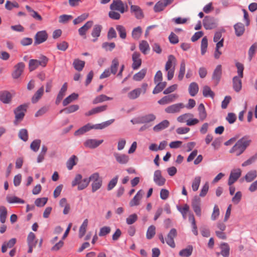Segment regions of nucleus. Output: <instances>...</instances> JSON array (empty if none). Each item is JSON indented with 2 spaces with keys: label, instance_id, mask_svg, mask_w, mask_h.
Segmentation results:
<instances>
[{
  "label": "nucleus",
  "instance_id": "nucleus-14",
  "mask_svg": "<svg viewBox=\"0 0 257 257\" xmlns=\"http://www.w3.org/2000/svg\"><path fill=\"white\" fill-rule=\"evenodd\" d=\"M113 156L114 157L116 162L122 165L127 164L130 160L129 156L124 154L114 152L113 153Z\"/></svg>",
  "mask_w": 257,
  "mask_h": 257
},
{
  "label": "nucleus",
  "instance_id": "nucleus-38",
  "mask_svg": "<svg viewBox=\"0 0 257 257\" xmlns=\"http://www.w3.org/2000/svg\"><path fill=\"white\" fill-rule=\"evenodd\" d=\"M112 97H108L104 94H101L96 97L92 101L93 104H96L103 101L112 100Z\"/></svg>",
  "mask_w": 257,
  "mask_h": 257
},
{
  "label": "nucleus",
  "instance_id": "nucleus-63",
  "mask_svg": "<svg viewBox=\"0 0 257 257\" xmlns=\"http://www.w3.org/2000/svg\"><path fill=\"white\" fill-rule=\"evenodd\" d=\"M79 106L77 104L71 105L68 107L64 108L65 112L67 114L73 113L79 109Z\"/></svg>",
  "mask_w": 257,
  "mask_h": 257
},
{
  "label": "nucleus",
  "instance_id": "nucleus-29",
  "mask_svg": "<svg viewBox=\"0 0 257 257\" xmlns=\"http://www.w3.org/2000/svg\"><path fill=\"white\" fill-rule=\"evenodd\" d=\"M241 78H240L239 76H235L233 77L232 79L233 88L234 90L237 92H239L242 87Z\"/></svg>",
  "mask_w": 257,
  "mask_h": 257
},
{
  "label": "nucleus",
  "instance_id": "nucleus-18",
  "mask_svg": "<svg viewBox=\"0 0 257 257\" xmlns=\"http://www.w3.org/2000/svg\"><path fill=\"white\" fill-rule=\"evenodd\" d=\"M178 96L176 94H172L166 95L158 100V103L160 105H165L173 102Z\"/></svg>",
  "mask_w": 257,
  "mask_h": 257
},
{
  "label": "nucleus",
  "instance_id": "nucleus-17",
  "mask_svg": "<svg viewBox=\"0 0 257 257\" xmlns=\"http://www.w3.org/2000/svg\"><path fill=\"white\" fill-rule=\"evenodd\" d=\"M12 99V94L7 90L0 91V101L5 104L10 103Z\"/></svg>",
  "mask_w": 257,
  "mask_h": 257
},
{
  "label": "nucleus",
  "instance_id": "nucleus-40",
  "mask_svg": "<svg viewBox=\"0 0 257 257\" xmlns=\"http://www.w3.org/2000/svg\"><path fill=\"white\" fill-rule=\"evenodd\" d=\"M168 6L164 0H161L158 2L154 7L155 12H160L164 10V9Z\"/></svg>",
  "mask_w": 257,
  "mask_h": 257
},
{
  "label": "nucleus",
  "instance_id": "nucleus-35",
  "mask_svg": "<svg viewBox=\"0 0 257 257\" xmlns=\"http://www.w3.org/2000/svg\"><path fill=\"white\" fill-rule=\"evenodd\" d=\"M199 90V87L197 83L192 82L190 84L188 91L190 95L192 96H195Z\"/></svg>",
  "mask_w": 257,
  "mask_h": 257
},
{
  "label": "nucleus",
  "instance_id": "nucleus-1",
  "mask_svg": "<svg viewBox=\"0 0 257 257\" xmlns=\"http://www.w3.org/2000/svg\"><path fill=\"white\" fill-rule=\"evenodd\" d=\"M251 140L248 139L247 136H244L239 139L236 144L230 149V153H234L236 156L240 155L246 150L249 145Z\"/></svg>",
  "mask_w": 257,
  "mask_h": 257
},
{
  "label": "nucleus",
  "instance_id": "nucleus-20",
  "mask_svg": "<svg viewBox=\"0 0 257 257\" xmlns=\"http://www.w3.org/2000/svg\"><path fill=\"white\" fill-rule=\"evenodd\" d=\"M100 180H102L99 178V173H94L91 175L89 178H84L83 184L81 185L82 187V188H86L88 186L90 181L93 182L98 181Z\"/></svg>",
  "mask_w": 257,
  "mask_h": 257
},
{
  "label": "nucleus",
  "instance_id": "nucleus-44",
  "mask_svg": "<svg viewBox=\"0 0 257 257\" xmlns=\"http://www.w3.org/2000/svg\"><path fill=\"white\" fill-rule=\"evenodd\" d=\"M142 88H138L131 91L128 93V97L131 99L137 98L141 94Z\"/></svg>",
  "mask_w": 257,
  "mask_h": 257
},
{
  "label": "nucleus",
  "instance_id": "nucleus-51",
  "mask_svg": "<svg viewBox=\"0 0 257 257\" xmlns=\"http://www.w3.org/2000/svg\"><path fill=\"white\" fill-rule=\"evenodd\" d=\"M116 29L118 32L120 38L122 39H124L126 38V29L122 25H117L116 26Z\"/></svg>",
  "mask_w": 257,
  "mask_h": 257
},
{
  "label": "nucleus",
  "instance_id": "nucleus-61",
  "mask_svg": "<svg viewBox=\"0 0 257 257\" xmlns=\"http://www.w3.org/2000/svg\"><path fill=\"white\" fill-rule=\"evenodd\" d=\"M177 209L181 212L183 218L185 219L186 217V214L189 210V205L187 204H185L184 205L183 207L177 206Z\"/></svg>",
  "mask_w": 257,
  "mask_h": 257
},
{
  "label": "nucleus",
  "instance_id": "nucleus-22",
  "mask_svg": "<svg viewBox=\"0 0 257 257\" xmlns=\"http://www.w3.org/2000/svg\"><path fill=\"white\" fill-rule=\"evenodd\" d=\"M84 179H82V176L81 174H77L74 179L72 182V186L74 187L78 185V190H82L84 189L85 188H82V185L83 184Z\"/></svg>",
  "mask_w": 257,
  "mask_h": 257
},
{
  "label": "nucleus",
  "instance_id": "nucleus-46",
  "mask_svg": "<svg viewBox=\"0 0 257 257\" xmlns=\"http://www.w3.org/2000/svg\"><path fill=\"white\" fill-rule=\"evenodd\" d=\"M147 73V69H142L139 72L135 74L133 76L134 80L139 81L142 80L145 76Z\"/></svg>",
  "mask_w": 257,
  "mask_h": 257
},
{
  "label": "nucleus",
  "instance_id": "nucleus-53",
  "mask_svg": "<svg viewBox=\"0 0 257 257\" xmlns=\"http://www.w3.org/2000/svg\"><path fill=\"white\" fill-rule=\"evenodd\" d=\"M156 233V227L154 225L150 226L147 230L146 237L148 239H152Z\"/></svg>",
  "mask_w": 257,
  "mask_h": 257
},
{
  "label": "nucleus",
  "instance_id": "nucleus-16",
  "mask_svg": "<svg viewBox=\"0 0 257 257\" xmlns=\"http://www.w3.org/2000/svg\"><path fill=\"white\" fill-rule=\"evenodd\" d=\"M141 54L137 52H135L132 55V68L134 70L138 69L142 64V60L140 58Z\"/></svg>",
  "mask_w": 257,
  "mask_h": 257
},
{
  "label": "nucleus",
  "instance_id": "nucleus-12",
  "mask_svg": "<svg viewBox=\"0 0 257 257\" xmlns=\"http://www.w3.org/2000/svg\"><path fill=\"white\" fill-rule=\"evenodd\" d=\"M177 230L175 228H172L170 230V232L167 235V237L166 239V243L171 247H175V243L174 238L177 236Z\"/></svg>",
  "mask_w": 257,
  "mask_h": 257
},
{
  "label": "nucleus",
  "instance_id": "nucleus-42",
  "mask_svg": "<svg viewBox=\"0 0 257 257\" xmlns=\"http://www.w3.org/2000/svg\"><path fill=\"white\" fill-rule=\"evenodd\" d=\"M73 65L76 70L80 71L85 66V62L78 59H76L73 61Z\"/></svg>",
  "mask_w": 257,
  "mask_h": 257
},
{
  "label": "nucleus",
  "instance_id": "nucleus-26",
  "mask_svg": "<svg viewBox=\"0 0 257 257\" xmlns=\"http://www.w3.org/2000/svg\"><path fill=\"white\" fill-rule=\"evenodd\" d=\"M102 29V27L100 25H94V26L93 28V29L92 30L91 33V36L93 38H94V39H93L92 40V41L93 42H95L97 40L98 38L100 35V33H101Z\"/></svg>",
  "mask_w": 257,
  "mask_h": 257
},
{
  "label": "nucleus",
  "instance_id": "nucleus-15",
  "mask_svg": "<svg viewBox=\"0 0 257 257\" xmlns=\"http://www.w3.org/2000/svg\"><path fill=\"white\" fill-rule=\"evenodd\" d=\"M103 142V140H97L96 139H88L85 141L84 145L87 148L95 149L102 144Z\"/></svg>",
  "mask_w": 257,
  "mask_h": 257
},
{
  "label": "nucleus",
  "instance_id": "nucleus-62",
  "mask_svg": "<svg viewBox=\"0 0 257 257\" xmlns=\"http://www.w3.org/2000/svg\"><path fill=\"white\" fill-rule=\"evenodd\" d=\"M118 179V176H115L108 183L107 189L108 191L112 190L116 185Z\"/></svg>",
  "mask_w": 257,
  "mask_h": 257
},
{
  "label": "nucleus",
  "instance_id": "nucleus-55",
  "mask_svg": "<svg viewBox=\"0 0 257 257\" xmlns=\"http://www.w3.org/2000/svg\"><path fill=\"white\" fill-rule=\"evenodd\" d=\"M208 46V40L206 37H203L201 40V53L204 55L206 52Z\"/></svg>",
  "mask_w": 257,
  "mask_h": 257
},
{
  "label": "nucleus",
  "instance_id": "nucleus-37",
  "mask_svg": "<svg viewBox=\"0 0 257 257\" xmlns=\"http://www.w3.org/2000/svg\"><path fill=\"white\" fill-rule=\"evenodd\" d=\"M257 177V172L255 170H251L247 173L244 178L246 182H251Z\"/></svg>",
  "mask_w": 257,
  "mask_h": 257
},
{
  "label": "nucleus",
  "instance_id": "nucleus-7",
  "mask_svg": "<svg viewBox=\"0 0 257 257\" xmlns=\"http://www.w3.org/2000/svg\"><path fill=\"white\" fill-rule=\"evenodd\" d=\"M185 107L183 103H178L171 105L167 107L165 111L167 113H176L180 112L181 110Z\"/></svg>",
  "mask_w": 257,
  "mask_h": 257
},
{
  "label": "nucleus",
  "instance_id": "nucleus-21",
  "mask_svg": "<svg viewBox=\"0 0 257 257\" xmlns=\"http://www.w3.org/2000/svg\"><path fill=\"white\" fill-rule=\"evenodd\" d=\"M93 24V22L92 21H87L82 27L78 29L79 35L85 38L87 31L92 27Z\"/></svg>",
  "mask_w": 257,
  "mask_h": 257
},
{
  "label": "nucleus",
  "instance_id": "nucleus-34",
  "mask_svg": "<svg viewBox=\"0 0 257 257\" xmlns=\"http://www.w3.org/2000/svg\"><path fill=\"white\" fill-rule=\"evenodd\" d=\"M44 93V87H40L34 94L32 98V102L36 103L41 98Z\"/></svg>",
  "mask_w": 257,
  "mask_h": 257
},
{
  "label": "nucleus",
  "instance_id": "nucleus-8",
  "mask_svg": "<svg viewBox=\"0 0 257 257\" xmlns=\"http://www.w3.org/2000/svg\"><path fill=\"white\" fill-rule=\"evenodd\" d=\"M48 34L46 31L38 32L35 36L34 45H37L41 44L47 40Z\"/></svg>",
  "mask_w": 257,
  "mask_h": 257
},
{
  "label": "nucleus",
  "instance_id": "nucleus-33",
  "mask_svg": "<svg viewBox=\"0 0 257 257\" xmlns=\"http://www.w3.org/2000/svg\"><path fill=\"white\" fill-rule=\"evenodd\" d=\"M91 129H92L91 125L90 123H87L75 131L74 133V135L76 136L82 135L84 133L88 132Z\"/></svg>",
  "mask_w": 257,
  "mask_h": 257
},
{
  "label": "nucleus",
  "instance_id": "nucleus-13",
  "mask_svg": "<svg viewBox=\"0 0 257 257\" xmlns=\"http://www.w3.org/2000/svg\"><path fill=\"white\" fill-rule=\"evenodd\" d=\"M25 65L23 62L18 63L14 67V71L12 73V77L14 79L18 78L23 73Z\"/></svg>",
  "mask_w": 257,
  "mask_h": 257
},
{
  "label": "nucleus",
  "instance_id": "nucleus-45",
  "mask_svg": "<svg viewBox=\"0 0 257 257\" xmlns=\"http://www.w3.org/2000/svg\"><path fill=\"white\" fill-rule=\"evenodd\" d=\"M139 49L144 54H147V52L150 50L148 43L145 40L142 41L139 45Z\"/></svg>",
  "mask_w": 257,
  "mask_h": 257
},
{
  "label": "nucleus",
  "instance_id": "nucleus-36",
  "mask_svg": "<svg viewBox=\"0 0 257 257\" xmlns=\"http://www.w3.org/2000/svg\"><path fill=\"white\" fill-rule=\"evenodd\" d=\"M78 97V94L75 93H73L66 98H65L63 101V105L66 106L69 103H71L73 101L76 100Z\"/></svg>",
  "mask_w": 257,
  "mask_h": 257
},
{
  "label": "nucleus",
  "instance_id": "nucleus-9",
  "mask_svg": "<svg viewBox=\"0 0 257 257\" xmlns=\"http://www.w3.org/2000/svg\"><path fill=\"white\" fill-rule=\"evenodd\" d=\"M110 9L113 11H119L122 14L126 11L125 9L123 3L121 0H113L110 6Z\"/></svg>",
  "mask_w": 257,
  "mask_h": 257
},
{
  "label": "nucleus",
  "instance_id": "nucleus-23",
  "mask_svg": "<svg viewBox=\"0 0 257 257\" xmlns=\"http://www.w3.org/2000/svg\"><path fill=\"white\" fill-rule=\"evenodd\" d=\"M141 123L150 124L151 122L154 121L156 119V116L153 113H149L144 115L140 116Z\"/></svg>",
  "mask_w": 257,
  "mask_h": 257
},
{
  "label": "nucleus",
  "instance_id": "nucleus-59",
  "mask_svg": "<svg viewBox=\"0 0 257 257\" xmlns=\"http://www.w3.org/2000/svg\"><path fill=\"white\" fill-rule=\"evenodd\" d=\"M203 95L205 97L209 96L213 98L214 94L209 86H205L203 88Z\"/></svg>",
  "mask_w": 257,
  "mask_h": 257
},
{
  "label": "nucleus",
  "instance_id": "nucleus-54",
  "mask_svg": "<svg viewBox=\"0 0 257 257\" xmlns=\"http://www.w3.org/2000/svg\"><path fill=\"white\" fill-rule=\"evenodd\" d=\"M88 225V219H85L81 225L80 226L79 230V236L80 237H82L84 236L86 232V228Z\"/></svg>",
  "mask_w": 257,
  "mask_h": 257
},
{
  "label": "nucleus",
  "instance_id": "nucleus-50",
  "mask_svg": "<svg viewBox=\"0 0 257 257\" xmlns=\"http://www.w3.org/2000/svg\"><path fill=\"white\" fill-rule=\"evenodd\" d=\"M142 33V29L140 26L135 28L132 33V37L136 40H138Z\"/></svg>",
  "mask_w": 257,
  "mask_h": 257
},
{
  "label": "nucleus",
  "instance_id": "nucleus-28",
  "mask_svg": "<svg viewBox=\"0 0 257 257\" xmlns=\"http://www.w3.org/2000/svg\"><path fill=\"white\" fill-rule=\"evenodd\" d=\"M221 251L217 253V254H220L223 257H228L229 255L230 247L227 243H222L220 245Z\"/></svg>",
  "mask_w": 257,
  "mask_h": 257
},
{
  "label": "nucleus",
  "instance_id": "nucleus-56",
  "mask_svg": "<svg viewBox=\"0 0 257 257\" xmlns=\"http://www.w3.org/2000/svg\"><path fill=\"white\" fill-rule=\"evenodd\" d=\"M18 136L20 139L24 142H26L28 140V133L26 129H21L19 132Z\"/></svg>",
  "mask_w": 257,
  "mask_h": 257
},
{
  "label": "nucleus",
  "instance_id": "nucleus-57",
  "mask_svg": "<svg viewBox=\"0 0 257 257\" xmlns=\"http://www.w3.org/2000/svg\"><path fill=\"white\" fill-rule=\"evenodd\" d=\"M76 159V157L75 155H73L67 161V167L69 170H72L73 166L76 164V163L75 161Z\"/></svg>",
  "mask_w": 257,
  "mask_h": 257
},
{
  "label": "nucleus",
  "instance_id": "nucleus-5",
  "mask_svg": "<svg viewBox=\"0 0 257 257\" xmlns=\"http://www.w3.org/2000/svg\"><path fill=\"white\" fill-rule=\"evenodd\" d=\"M201 200L199 196H195L194 197L192 200L191 205L193 211L198 217L201 216Z\"/></svg>",
  "mask_w": 257,
  "mask_h": 257
},
{
  "label": "nucleus",
  "instance_id": "nucleus-10",
  "mask_svg": "<svg viewBox=\"0 0 257 257\" xmlns=\"http://www.w3.org/2000/svg\"><path fill=\"white\" fill-rule=\"evenodd\" d=\"M241 174V172L239 169H234L231 171L229 177L228 185L231 186L240 177Z\"/></svg>",
  "mask_w": 257,
  "mask_h": 257
},
{
  "label": "nucleus",
  "instance_id": "nucleus-52",
  "mask_svg": "<svg viewBox=\"0 0 257 257\" xmlns=\"http://www.w3.org/2000/svg\"><path fill=\"white\" fill-rule=\"evenodd\" d=\"M41 141L39 139L34 140L30 145L31 149L34 152H37L40 147Z\"/></svg>",
  "mask_w": 257,
  "mask_h": 257
},
{
  "label": "nucleus",
  "instance_id": "nucleus-43",
  "mask_svg": "<svg viewBox=\"0 0 257 257\" xmlns=\"http://www.w3.org/2000/svg\"><path fill=\"white\" fill-rule=\"evenodd\" d=\"M119 66V62L117 58H114L112 60L109 70L112 74H116Z\"/></svg>",
  "mask_w": 257,
  "mask_h": 257
},
{
  "label": "nucleus",
  "instance_id": "nucleus-11",
  "mask_svg": "<svg viewBox=\"0 0 257 257\" xmlns=\"http://www.w3.org/2000/svg\"><path fill=\"white\" fill-rule=\"evenodd\" d=\"M153 180L154 182L159 186H163L166 182L165 178L162 176L161 171L159 170L155 171L154 174Z\"/></svg>",
  "mask_w": 257,
  "mask_h": 257
},
{
  "label": "nucleus",
  "instance_id": "nucleus-25",
  "mask_svg": "<svg viewBox=\"0 0 257 257\" xmlns=\"http://www.w3.org/2000/svg\"><path fill=\"white\" fill-rule=\"evenodd\" d=\"M67 89V83L66 82L64 83L62 87L61 88L56 99L55 103L56 104H58L62 99L63 98L64 96L65 95Z\"/></svg>",
  "mask_w": 257,
  "mask_h": 257
},
{
  "label": "nucleus",
  "instance_id": "nucleus-6",
  "mask_svg": "<svg viewBox=\"0 0 257 257\" xmlns=\"http://www.w3.org/2000/svg\"><path fill=\"white\" fill-rule=\"evenodd\" d=\"M203 25L206 30L213 29L217 27L215 19L210 16L205 17L203 20Z\"/></svg>",
  "mask_w": 257,
  "mask_h": 257
},
{
  "label": "nucleus",
  "instance_id": "nucleus-24",
  "mask_svg": "<svg viewBox=\"0 0 257 257\" xmlns=\"http://www.w3.org/2000/svg\"><path fill=\"white\" fill-rule=\"evenodd\" d=\"M222 75V67L218 65L213 71L212 78L216 81V84L219 82Z\"/></svg>",
  "mask_w": 257,
  "mask_h": 257
},
{
  "label": "nucleus",
  "instance_id": "nucleus-39",
  "mask_svg": "<svg viewBox=\"0 0 257 257\" xmlns=\"http://www.w3.org/2000/svg\"><path fill=\"white\" fill-rule=\"evenodd\" d=\"M193 251V246L188 245L186 248L181 250L179 253V255L183 257L190 256Z\"/></svg>",
  "mask_w": 257,
  "mask_h": 257
},
{
  "label": "nucleus",
  "instance_id": "nucleus-49",
  "mask_svg": "<svg viewBox=\"0 0 257 257\" xmlns=\"http://www.w3.org/2000/svg\"><path fill=\"white\" fill-rule=\"evenodd\" d=\"M8 211L7 208L4 206H0V221L2 223L6 222Z\"/></svg>",
  "mask_w": 257,
  "mask_h": 257
},
{
  "label": "nucleus",
  "instance_id": "nucleus-64",
  "mask_svg": "<svg viewBox=\"0 0 257 257\" xmlns=\"http://www.w3.org/2000/svg\"><path fill=\"white\" fill-rule=\"evenodd\" d=\"M48 198L46 197L39 198L36 199L35 204L37 207H43L47 203Z\"/></svg>",
  "mask_w": 257,
  "mask_h": 257
},
{
  "label": "nucleus",
  "instance_id": "nucleus-19",
  "mask_svg": "<svg viewBox=\"0 0 257 257\" xmlns=\"http://www.w3.org/2000/svg\"><path fill=\"white\" fill-rule=\"evenodd\" d=\"M130 10L131 13L135 15L136 19L140 20L144 18V15L143 11L138 6L132 5Z\"/></svg>",
  "mask_w": 257,
  "mask_h": 257
},
{
  "label": "nucleus",
  "instance_id": "nucleus-31",
  "mask_svg": "<svg viewBox=\"0 0 257 257\" xmlns=\"http://www.w3.org/2000/svg\"><path fill=\"white\" fill-rule=\"evenodd\" d=\"M114 121V119H111L107 121L103 122L101 123L96 124L94 125H91V126L92 127V128H94V129H96V130H102V129H103V128L108 126L111 124H112Z\"/></svg>",
  "mask_w": 257,
  "mask_h": 257
},
{
  "label": "nucleus",
  "instance_id": "nucleus-60",
  "mask_svg": "<svg viewBox=\"0 0 257 257\" xmlns=\"http://www.w3.org/2000/svg\"><path fill=\"white\" fill-rule=\"evenodd\" d=\"M200 182V177L197 176L194 178L192 184V188L193 191H196L198 189Z\"/></svg>",
  "mask_w": 257,
  "mask_h": 257
},
{
  "label": "nucleus",
  "instance_id": "nucleus-58",
  "mask_svg": "<svg viewBox=\"0 0 257 257\" xmlns=\"http://www.w3.org/2000/svg\"><path fill=\"white\" fill-rule=\"evenodd\" d=\"M7 200L9 203H24L25 201L16 196L7 197Z\"/></svg>",
  "mask_w": 257,
  "mask_h": 257
},
{
  "label": "nucleus",
  "instance_id": "nucleus-32",
  "mask_svg": "<svg viewBox=\"0 0 257 257\" xmlns=\"http://www.w3.org/2000/svg\"><path fill=\"white\" fill-rule=\"evenodd\" d=\"M235 35L237 37L242 36L245 31L244 26L242 23H238L234 25Z\"/></svg>",
  "mask_w": 257,
  "mask_h": 257
},
{
  "label": "nucleus",
  "instance_id": "nucleus-30",
  "mask_svg": "<svg viewBox=\"0 0 257 257\" xmlns=\"http://www.w3.org/2000/svg\"><path fill=\"white\" fill-rule=\"evenodd\" d=\"M107 105H102L93 108L85 113L86 116H90L105 111L107 109Z\"/></svg>",
  "mask_w": 257,
  "mask_h": 257
},
{
  "label": "nucleus",
  "instance_id": "nucleus-27",
  "mask_svg": "<svg viewBox=\"0 0 257 257\" xmlns=\"http://www.w3.org/2000/svg\"><path fill=\"white\" fill-rule=\"evenodd\" d=\"M170 124V122L168 120H164L159 123L155 125L153 127V131L155 132H159L167 128Z\"/></svg>",
  "mask_w": 257,
  "mask_h": 257
},
{
  "label": "nucleus",
  "instance_id": "nucleus-48",
  "mask_svg": "<svg viewBox=\"0 0 257 257\" xmlns=\"http://www.w3.org/2000/svg\"><path fill=\"white\" fill-rule=\"evenodd\" d=\"M38 240L36 239L35 234L31 232L28 235L27 243L28 245H36Z\"/></svg>",
  "mask_w": 257,
  "mask_h": 257
},
{
  "label": "nucleus",
  "instance_id": "nucleus-41",
  "mask_svg": "<svg viewBox=\"0 0 257 257\" xmlns=\"http://www.w3.org/2000/svg\"><path fill=\"white\" fill-rule=\"evenodd\" d=\"M199 111V116L201 120H204L207 116V113L205 110L204 105L203 103H200L198 107Z\"/></svg>",
  "mask_w": 257,
  "mask_h": 257
},
{
  "label": "nucleus",
  "instance_id": "nucleus-4",
  "mask_svg": "<svg viewBox=\"0 0 257 257\" xmlns=\"http://www.w3.org/2000/svg\"><path fill=\"white\" fill-rule=\"evenodd\" d=\"M27 105L23 104L18 106L14 110V113L15 114V120L14 123L17 124V121H22L25 115V112L27 111Z\"/></svg>",
  "mask_w": 257,
  "mask_h": 257
},
{
  "label": "nucleus",
  "instance_id": "nucleus-3",
  "mask_svg": "<svg viewBox=\"0 0 257 257\" xmlns=\"http://www.w3.org/2000/svg\"><path fill=\"white\" fill-rule=\"evenodd\" d=\"M48 62V58L44 56L41 55L39 60L31 59L29 63V69L30 72L36 70L39 66L45 67Z\"/></svg>",
  "mask_w": 257,
  "mask_h": 257
},
{
  "label": "nucleus",
  "instance_id": "nucleus-47",
  "mask_svg": "<svg viewBox=\"0 0 257 257\" xmlns=\"http://www.w3.org/2000/svg\"><path fill=\"white\" fill-rule=\"evenodd\" d=\"M186 70V64L185 61L183 60L181 61L180 65L179 72L178 74V79L181 81L183 79Z\"/></svg>",
  "mask_w": 257,
  "mask_h": 257
},
{
  "label": "nucleus",
  "instance_id": "nucleus-2",
  "mask_svg": "<svg viewBox=\"0 0 257 257\" xmlns=\"http://www.w3.org/2000/svg\"><path fill=\"white\" fill-rule=\"evenodd\" d=\"M176 62V59L174 56L172 55L168 56V60L166 63L165 69L168 72L167 79L169 80H171L174 77Z\"/></svg>",
  "mask_w": 257,
  "mask_h": 257
}]
</instances>
